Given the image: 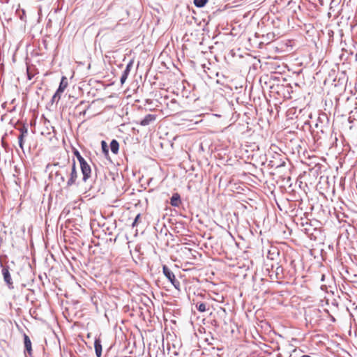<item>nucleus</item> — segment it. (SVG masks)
Returning a JSON list of instances; mask_svg holds the SVG:
<instances>
[{
	"mask_svg": "<svg viewBox=\"0 0 357 357\" xmlns=\"http://www.w3.org/2000/svg\"><path fill=\"white\" fill-rule=\"evenodd\" d=\"M23 342H24V355L25 356L29 355V356H31L32 354H33L32 343H31L30 337L26 333L23 334Z\"/></svg>",
	"mask_w": 357,
	"mask_h": 357,
	"instance_id": "nucleus-9",
	"label": "nucleus"
},
{
	"mask_svg": "<svg viewBox=\"0 0 357 357\" xmlns=\"http://www.w3.org/2000/svg\"><path fill=\"white\" fill-rule=\"evenodd\" d=\"M197 310L200 312H204L206 311V305L204 303H197L196 304Z\"/></svg>",
	"mask_w": 357,
	"mask_h": 357,
	"instance_id": "nucleus-21",
	"label": "nucleus"
},
{
	"mask_svg": "<svg viewBox=\"0 0 357 357\" xmlns=\"http://www.w3.org/2000/svg\"><path fill=\"white\" fill-rule=\"evenodd\" d=\"M275 268V266L274 264H271V269L273 271Z\"/></svg>",
	"mask_w": 357,
	"mask_h": 357,
	"instance_id": "nucleus-27",
	"label": "nucleus"
},
{
	"mask_svg": "<svg viewBox=\"0 0 357 357\" xmlns=\"http://www.w3.org/2000/svg\"><path fill=\"white\" fill-rule=\"evenodd\" d=\"M2 266V275L3 277L4 282L8 285V288L10 289H13L14 288L13 280L11 278V275L9 271V266H3L2 264H1Z\"/></svg>",
	"mask_w": 357,
	"mask_h": 357,
	"instance_id": "nucleus-5",
	"label": "nucleus"
},
{
	"mask_svg": "<svg viewBox=\"0 0 357 357\" xmlns=\"http://www.w3.org/2000/svg\"><path fill=\"white\" fill-rule=\"evenodd\" d=\"M181 204V196L178 192H175L170 198V204L174 207H178Z\"/></svg>",
	"mask_w": 357,
	"mask_h": 357,
	"instance_id": "nucleus-13",
	"label": "nucleus"
},
{
	"mask_svg": "<svg viewBox=\"0 0 357 357\" xmlns=\"http://www.w3.org/2000/svg\"><path fill=\"white\" fill-rule=\"evenodd\" d=\"M84 102V101H81L80 104H83Z\"/></svg>",
	"mask_w": 357,
	"mask_h": 357,
	"instance_id": "nucleus-32",
	"label": "nucleus"
},
{
	"mask_svg": "<svg viewBox=\"0 0 357 357\" xmlns=\"http://www.w3.org/2000/svg\"><path fill=\"white\" fill-rule=\"evenodd\" d=\"M81 114H86V110H84L83 112H81Z\"/></svg>",
	"mask_w": 357,
	"mask_h": 357,
	"instance_id": "nucleus-31",
	"label": "nucleus"
},
{
	"mask_svg": "<svg viewBox=\"0 0 357 357\" xmlns=\"http://www.w3.org/2000/svg\"><path fill=\"white\" fill-rule=\"evenodd\" d=\"M109 148H110L111 151L114 154H117L119 153V142L115 139H112L110 142Z\"/></svg>",
	"mask_w": 357,
	"mask_h": 357,
	"instance_id": "nucleus-15",
	"label": "nucleus"
},
{
	"mask_svg": "<svg viewBox=\"0 0 357 357\" xmlns=\"http://www.w3.org/2000/svg\"><path fill=\"white\" fill-rule=\"evenodd\" d=\"M17 129L20 132V134L18 137L19 146L24 151V139L28 134V127L25 123H24V124H22V126L20 128H19Z\"/></svg>",
	"mask_w": 357,
	"mask_h": 357,
	"instance_id": "nucleus-7",
	"label": "nucleus"
},
{
	"mask_svg": "<svg viewBox=\"0 0 357 357\" xmlns=\"http://www.w3.org/2000/svg\"><path fill=\"white\" fill-rule=\"evenodd\" d=\"M101 149L103 154L107 158L109 155V148L107 142L104 140L101 142Z\"/></svg>",
	"mask_w": 357,
	"mask_h": 357,
	"instance_id": "nucleus-17",
	"label": "nucleus"
},
{
	"mask_svg": "<svg viewBox=\"0 0 357 357\" xmlns=\"http://www.w3.org/2000/svg\"><path fill=\"white\" fill-rule=\"evenodd\" d=\"M208 1V0H193L194 5L197 8H203Z\"/></svg>",
	"mask_w": 357,
	"mask_h": 357,
	"instance_id": "nucleus-18",
	"label": "nucleus"
},
{
	"mask_svg": "<svg viewBox=\"0 0 357 357\" xmlns=\"http://www.w3.org/2000/svg\"><path fill=\"white\" fill-rule=\"evenodd\" d=\"M80 168L82 174V180L86 182L91 176V168L86 161L80 163Z\"/></svg>",
	"mask_w": 357,
	"mask_h": 357,
	"instance_id": "nucleus-8",
	"label": "nucleus"
},
{
	"mask_svg": "<svg viewBox=\"0 0 357 357\" xmlns=\"http://www.w3.org/2000/svg\"><path fill=\"white\" fill-rule=\"evenodd\" d=\"M73 153L76 156V158L78 160L79 164L82 163V162H85L86 161V160L82 156V155L80 154L79 151L77 149H73Z\"/></svg>",
	"mask_w": 357,
	"mask_h": 357,
	"instance_id": "nucleus-22",
	"label": "nucleus"
},
{
	"mask_svg": "<svg viewBox=\"0 0 357 357\" xmlns=\"http://www.w3.org/2000/svg\"><path fill=\"white\" fill-rule=\"evenodd\" d=\"M130 73V71H128V70H124L123 71V73H122V75H121V76L120 77V82H121V85H123L126 82V79H127Z\"/></svg>",
	"mask_w": 357,
	"mask_h": 357,
	"instance_id": "nucleus-19",
	"label": "nucleus"
},
{
	"mask_svg": "<svg viewBox=\"0 0 357 357\" xmlns=\"http://www.w3.org/2000/svg\"><path fill=\"white\" fill-rule=\"evenodd\" d=\"M70 164V159L68 158L67 160H63V162H54L52 165L49 164V165H47V168L50 167H58V169L66 170V167H68Z\"/></svg>",
	"mask_w": 357,
	"mask_h": 357,
	"instance_id": "nucleus-11",
	"label": "nucleus"
},
{
	"mask_svg": "<svg viewBox=\"0 0 357 357\" xmlns=\"http://www.w3.org/2000/svg\"><path fill=\"white\" fill-rule=\"evenodd\" d=\"M140 218H141V214H140V213H138V214L135 216V219H134V220H133V222H132V227H137V224H138V222H139V220Z\"/></svg>",
	"mask_w": 357,
	"mask_h": 357,
	"instance_id": "nucleus-24",
	"label": "nucleus"
},
{
	"mask_svg": "<svg viewBox=\"0 0 357 357\" xmlns=\"http://www.w3.org/2000/svg\"><path fill=\"white\" fill-rule=\"evenodd\" d=\"M157 118V115L148 114L142 119L140 120L139 124L142 126H146L151 123H153Z\"/></svg>",
	"mask_w": 357,
	"mask_h": 357,
	"instance_id": "nucleus-10",
	"label": "nucleus"
},
{
	"mask_svg": "<svg viewBox=\"0 0 357 357\" xmlns=\"http://www.w3.org/2000/svg\"><path fill=\"white\" fill-rule=\"evenodd\" d=\"M133 63H134V61L133 59H131L126 65V67L124 70H128V71H130L131 70L132 68V66H133Z\"/></svg>",
	"mask_w": 357,
	"mask_h": 357,
	"instance_id": "nucleus-25",
	"label": "nucleus"
},
{
	"mask_svg": "<svg viewBox=\"0 0 357 357\" xmlns=\"http://www.w3.org/2000/svg\"><path fill=\"white\" fill-rule=\"evenodd\" d=\"M69 170L70 167H66V170H55V179L59 185L63 184L66 182V175H68Z\"/></svg>",
	"mask_w": 357,
	"mask_h": 357,
	"instance_id": "nucleus-6",
	"label": "nucleus"
},
{
	"mask_svg": "<svg viewBox=\"0 0 357 357\" xmlns=\"http://www.w3.org/2000/svg\"><path fill=\"white\" fill-rule=\"evenodd\" d=\"M15 13L22 21L26 22V13L24 9L18 8Z\"/></svg>",
	"mask_w": 357,
	"mask_h": 357,
	"instance_id": "nucleus-16",
	"label": "nucleus"
},
{
	"mask_svg": "<svg viewBox=\"0 0 357 357\" xmlns=\"http://www.w3.org/2000/svg\"><path fill=\"white\" fill-rule=\"evenodd\" d=\"M275 350H277V351L280 350V347L277 346V347H276V349H275Z\"/></svg>",
	"mask_w": 357,
	"mask_h": 357,
	"instance_id": "nucleus-28",
	"label": "nucleus"
},
{
	"mask_svg": "<svg viewBox=\"0 0 357 357\" xmlns=\"http://www.w3.org/2000/svg\"><path fill=\"white\" fill-rule=\"evenodd\" d=\"M68 86V80L67 78L65 76H63L61 77V79L59 83V86L58 89H56V92L52 97V99L50 100V103L52 105L54 102H58V101L61 98V93L64 91L66 88Z\"/></svg>",
	"mask_w": 357,
	"mask_h": 357,
	"instance_id": "nucleus-2",
	"label": "nucleus"
},
{
	"mask_svg": "<svg viewBox=\"0 0 357 357\" xmlns=\"http://www.w3.org/2000/svg\"><path fill=\"white\" fill-rule=\"evenodd\" d=\"M301 357H310V356L308 355H303Z\"/></svg>",
	"mask_w": 357,
	"mask_h": 357,
	"instance_id": "nucleus-29",
	"label": "nucleus"
},
{
	"mask_svg": "<svg viewBox=\"0 0 357 357\" xmlns=\"http://www.w3.org/2000/svg\"><path fill=\"white\" fill-rule=\"evenodd\" d=\"M273 272H275L276 276H278V275L280 274H282V272H283V268L282 266H280L278 265V264H275V270L273 271ZM277 278H278V277H277Z\"/></svg>",
	"mask_w": 357,
	"mask_h": 357,
	"instance_id": "nucleus-23",
	"label": "nucleus"
},
{
	"mask_svg": "<svg viewBox=\"0 0 357 357\" xmlns=\"http://www.w3.org/2000/svg\"><path fill=\"white\" fill-rule=\"evenodd\" d=\"M23 273L26 274L27 278H28V280H27V283L26 284H22V286L23 287H26L27 285L29 284V281H31V282H33L34 281V278H33V273L31 270V268L29 266L28 268L25 269L23 271Z\"/></svg>",
	"mask_w": 357,
	"mask_h": 357,
	"instance_id": "nucleus-14",
	"label": "nucleus"
},
{
	"mask_svg": "<svg viewBox=\"0 0 357 357\" xmlns=\"http://www.w3.org/2000/svg\"><path fill=\"white\" fill-rule=\"evenodd\" d=\"M94 349L96 355L97 357H101L102 356V343L100 338L96 337L94 340Z\"/></svg>",
	"mask_w": 357,
	"mask_h": 357,
	"instance_id": "nucleus-12",
	"label": "nucleus"
},
{
	"mask_svg": "<svg viewBox=\"0 0 357 357\" xmlns=\"http://www.w3.org/2000/svg\"><path fill=\"white\" fill-rule=\"evenodd\" d=\"M70 172L69 174V178L66 181V188H68L73 185L76 184V180L77 178V172L76 168V162L73 158L71 164L69 165Z\"/></svg>",
	"mask_w": 357,
	"mask_h": 357,
	"instance_id": "nucleus-3",
	"label": "nucleus"
},
{
	"mask_svg": "<svg viewBox=\"0 0 357 357\" xmlns=\"http://www.w3.org/2000/svg\"><path fill=\"white\" fill-rule=\"evenodd\" d=\"M277 357H282L281 354H278L277 355Z\"/></svg>",
	"mask_w": 357,
	"mask_h": 357,
	"instance_id": "nucleus-30",
	"label": "nucleus"
},
{
	"mask_svg": "<svg viewBox=\"0 0 357 357\" xmlns=\"http://www.w3.org/2000/svg\"><path fill=\"white\" fill-rule=\"evenodd\" d=\"M328 119L326 114H319L314 127L319 130L321 132H324V128L327 127Z\"/></svg>",
	"mask_w": 357,
	"mask_h": 357,
	"instance_id": "nucleus-4",
	"label": "nucleus"
},
{
	"mask_svg": "<svg viewBox=\"0 0 357 357\" xmlns=\"http://www.w3.org/2000/svg\"><path fill=\"white\" fill-rule=\"evenodd\" d=\"M279 252L275 248L273 250H268L267 257L271 260L274 259L275 256H278Z\"/></svg>",
	"mask_w": 357,
	"mask_h": 357,
	"instance_id": "nucleus-20",
	"label": "nucleus"
},
{
	"mask_svg": "<svg viewBox=\"0 0 357 357\" xmlns=\"http://www.w3.org/2000/svg\"><path fill=\"white\" fill-rule=\"evenodd\" d=\"M162 273L167 280L171 282L176 289L180 290V282L176 279L174 273L171 269L167 266H162Z\"/></svg>",
	"mask_w": 357,
	"mask_h": 357,
	"instance_id": "nucleus-1",
	"label": "nucleus"
},
{
	"mask_svg": "<svg viewBox=\"0 0 357 357\" xmlns=\"http://www.w3.org/2000/svg\"><path fill=\"white\" fill-rule=\"evenodd\" d=\"M26 75H27V79L29 80H31L32 79V78L33 77V74H32L30 70H29V68L27 67L26 68Z\"/></svg>",
	"mask_w": 357,
	"mask_h": 357,
	"instance_id": "nucleus-26",
	"label": "nucleus"
}]
</instances>
